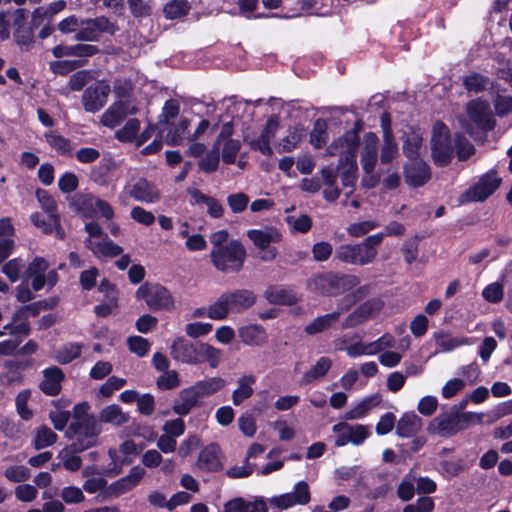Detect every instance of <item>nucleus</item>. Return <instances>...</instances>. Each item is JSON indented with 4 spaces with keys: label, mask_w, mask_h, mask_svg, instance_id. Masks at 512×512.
<instances>
[{
    "label": "nucleus",
    "mask_w": 512,
    "mask_h": 512,
    "mask_svg": "<svg viewBox=\"0 0 512 512\" xmlns=\"http://www.w3.org/2000/svg\"><path fill=\"white\" fill-rule=\"evenodd\" d=\"M138 112V107L134 100L121 99L111 104L101 115L100 123L108 128H115L122 123L129 115Z\"/></svg>",
    "instance_id": "4468645a"
},
{
    "label": "nucleus",
    "mask_w": 512,
    "mask_h": 512,
    "mask_svg": "<svg viewBox=\"0 0 512 512\" xmlns=\"http://www.w3.org/2000/svg\"><path fill=\"white\" fill-rule=\"evenodd\" d=\"M311 501L310 486L306 481L297 482L288 493L273 496L268 499L272 508L286 510L296 505L305 506Z\"/></svg>",
    "instance_id": "9d476101"
},
{
    "label": "nucleus",
    "mask_w": 512,
    "mask_h": 512,
    "mask_svg": "<svg viewBox=\"0 0 512 512\" xmlns=\"http://www.w3.org/2000/svg\"><path fill=\"white\" fill-rule=\"evenodd\" d=\"M199 357L206 360L211 368H216L221 361V350L208 343H199Z\"/></svg>",
    "instance_id": "09e8293b"
},
{
    "label": "nucleus",
    "mask_w": 512,
    "mask_h": 512,
    "mask_svg": "<svg viewBox=\"0 0 512 512\" xmlns=\"http://www.w3.org/2000/svg\"><path fill=\"white\" fill-rule=\"evenodd\" d=\"M383 144L380 152V161L383 164L391 162L398 155V144L393 137H382Z\"/></svg>",
    "instance_id": "5fc2aeb1"
},
{
    "label": "nucleus",
    "mask_w": 512,
    "mask_h": 512,
    "mask_svg": "<svg viewBox=\"0 0 512 512\" xmlns=\"http://www.w3.org/2000/svg\"><path fill=\"white\" fill-rule=\"evenodd\" d=\"M405 179L412 186H422L430 179V169L422 160H411L405 167Z\"/></svg>",
    "instance_id": "b1692460"
},
{
    "label": "nucleus",
    "mask_w": 512,
    "mask_h": 512,
    "mask_svg": "<svg viewBox=\"0 0 512 512\" xmlns=\"http://www.w3.org/2000/svg\"><path fill=\"white\" fill-rule=\"evenodd\" d=\"M256 382L254 375H243L237 380V387L232 392V402L235 406H239L245 400L250 398L254 393L253 385Z\"/></svg>",
    "instance_id": "c756f323"
},
{
    "label": "nucleus",
    "mask_w": 512,
    "mask_h": 512,
    "mask_svg": "<svg viewBox=\"0 0 512 512\" xmlns=\"http://www.w3.org/2000/svg\"><path fill=\"white\" fill-rule=\"evenodd\" d=\"M64 380V373L58 367H50L43 371V380L39 388L49 396H56L61 390V382Z\"/></svg>",
    "instance_id": "393cba45"
},
{
    "label": "nucleus",
    "mask_w": 512,
    "mask_h": 512,
    "mask_svg": "<svg viewBox=\"0 0 512 512\" xmlns=\"http://www.w3.org/2000/svg\"><path fill=\"white\" fill-rule=\"evenodd\" d=\"M196 465L202 471H220L223 468V456L219 446L209 444L204 447L199 453Z\"/></svg>",
    "instance_id": "aec40b11"
},
{
    "label": "nucleus",
    "mask_w": 512,
    "mask_h": 512,
    "mask_svg": "<svg viewBox=\"0 0 512 512\" xmlns=\"http://www.w3.org/2000/svg\"><path fill=\"white\" fill-rule=\"evenodd\" d=\"M81 452L82 451L76 450L73 444H70L59 452L58 458L61 460L62 466L66 470L77 471L82 465V459L78 456V453Z\"/></svg>",
    "instance_id": "a19ab883"
},
{
    "label": "nucleus",
    "mask_w": 512,
    "mask_h": 512,
    "mask_svg": "<svg viewBox=\"0 0 512 512\" xmlns=\"http://www.w3.org/2000/svg\"><path fill=\"white\" fill-rule=\"evenodd\" d=\"M57 439L58 436L50 428L41 426L36 431L33 445L35 449L40 450L53 445Z\"/></svg>",
    "instance_id": "c03bdc74"
},
{
    "label": "nucleus",
    "mask_w": 512,
    "mask_h": 512,
    "mask_svg": "<svg viewBox=\"0 0 512 512\" xmlns=\"http://www.w3.org/2000/svg\"><path fill=\"white\" fill-rule=\"evenodd\" d=\"M256 302V295L247 289H237L221 294L211 304L206 314L212 320H224L230 313H242Z\"/></svg>",
    "instance_id": "7ed1b4c3"
},
{
    "label": "nucleus",
    "mask_w": 512,
    "mask_h": 512,
    "mask_svg": "<svg viewBox=\"0 0 512 512\" xmlns=\"http://www.w3.org/2000/svg\"><path fill=\"white\" fill-rule=\"evenodd\" d=\"M86 247L98 258L116 257L123 251L122 247L109 240L107 236L102 240L87 239Z\"/></svg>",
    "instance_id": "cd10ccee"
},
{
    "label": "nucleus",
    "mask_w": 512,
    "mask_h": 512,
    "mask_svg": "<svg viewBox=\"0 0 512 512\" xmlns=\"http://www.w3.org/2000/svg\"><path fill=\"white\" fill-rule=\"evenodd\" d=\"M136 297L144 300L147 306L154 311L175 309V301L171 292L160 284L144 283L137 289Z\"/></svg>",
    "instance_id": "0eeeda50"
},
{
    "label": "nucleus",
    "mask_w": 512,
    "mask_h": 512,
    "mask_svg": "<svg viewBox=\"0 0 512 512\" xmlns=\"http://www.w3.org/2000/svg\"><path fill=\"white\" fill-rule=\"evenodd\" d=\"M226 385V381L222 377H210L196 382L191 387L199 397V399L209 397L222 390Z\"/></svg>",
    "instance_id": "c9c22d12"
},
{
    "label": "nucleus",
    "mask_w": 512,
    "mask_h": 512,
    "mask_svg": "<svg viewBox=\"0 0 512 512\" xmlns=\"http://www.w3.org/2000/svg\"><path fill=\"white\" fill-rule=\"evenodd\" d=\"M98 197L92 194L81 195L76 200L77 210L84 217H93L96 216V206L95 202H98Z\"/></svg>",
    "instance_id": "de8ad7c7"
},
{
    "label": "nucleus",
    "mask_w": 512,
    "mask_h": 512,
    "mask_svg": "<svg viewBox=\"0 0 512 512\" xmlns=\"http://www.w3.org/2000/svg\"><path fill=\"white\" fill-rule=\"evenodd\" d=\"M379 224L373 220H366L358 223H352L347 227V233L352 237H361L378 227Z\"/></svg>",
    "instance_id": "680f3d73"
},
{
    "label": "nucleus",
    "mask_w": 512,
    "mask_h": 512,
    "mask_svg": "<svg viewBox=\"0 0 512 512\" xmlns=\"http://www.w3.org/2000/svg\"><path fill=\"white\" fill-rule=\"evenodd\" d=\"M469 120L480 130L490 131L495 126L490 105L487 101L476 99L466 105Z\"/></svg>",
    "instance_id": "dca6fc26"
},
{
    "label": "nucleus",
    "mask_w": 512,
    "mask_h": 512,
    "mask_svg": "<svg viewBox=\"0 0 512 512\" xmlns=\"http://www.w3.org/2000/svg\"><path fill=\"white\" fill-rule=\"evenodd\" d=\"M199 401V397L190 386L180 392L178 400L173 405V411L180 416H185L198 405Z\"/></svg>",
    "instance_id": "72a5a7b5"
},
{
    "label": "nucleus",
    "mask_w": 512,
    "mask_h": 512,
    "mask_svg": "<svg viewBox=\"0 0 512 512\" xmlns=\"http://www.w3.org/2000/svg\"><path fill=\"white\" fill-rule=\"evenodd\" d=\"M337 175L339 174L343 187L353 188L357 180L358 166L357 161L338 162L336 166Z\"/></svg>",
    "instance_id": "ea45409f"
},
{
    "label": "nucleus",
    "mask_w": 512,
    "mask_h": 512,
    "mask_svg": "<svg viewBox=\"0 0 512 512\" xmlns=\"http://www.w3.org/2000/svg\"><path fill=\"white\" fill-rule=\"evenodd\" d=\"M227 203L233 213H241L246 210L249 197L242 192L231 194L227 197Z\"/></svg>",
    "instance_id": "0e129e2a"
},
{
    "label": "nucleus",
    "mask_w": 512,
    "mask_h": 512,
    "mask_svg": "<svg viewBox=\"0 0 512 512\" xmlns=\"http://www.w3.org/2000/svg\"><path fill=\"white\" fill-rule=\"evenodd\" d=\"M502 179L495 172H489L480 177L477 183L461 194L460 203L483 202L500 186Z\"/></svg>",
    "instance_id": "9b49d317"
},
{
    "label": "nucleus",
    "mask_w": 512,
    "mask_h": 512,
    "mask_svg": "<svg viewBox=\"0 0 512 512\" xmlns=\"http://www.w3.org/2000/svg\"><path fill=\"white\" fill-rule=\"evenodd\" d=\"M221 155L222 160L226 164H232L236 160V156L241 148L239 140H227L222 142Z\"/></svg>",
    "instance_id": "bf43d9fd"
},
{
    "label": "nucleus",
    "mask_w": 512,
    "mask_h": 512,
    "mask_svg": "<svg viewBox=\"0 0 512 512\" xmlns=\"http://www.w3.org/2000/svg\"><path fill=\"white\" fill-rule=\"evenodd\" d=\"M110 86L103 82H97L85 89L81 101L84 110L89 113L99 111L107 102Z\"/></svg>",
    "instance_id": "a211bd4d"
},
{
    "label": "nucleus",
    "mask_w": 512,
    "mask_h": 512,
    "mask_svg": "<svg viewBox=\"0 0 512 512\" xmlns=\"http://www.w3.org/2000/svg\"><path fill=\"white\" fill-rule=\"evenodd\" d=\"M190 121L187 118H180L177 124L171 123L166 135V141L171 145H178L184 140L191 139L189 131Z\"/></svg>",
    "instance_id": "473e14b6"
},
{
    "label": "nucleus",
    "mask_w": 512,
    "mask_h": 512,
    "mask_svg": "<svg viewBox=\"0 0 512 512\" xmlns=\"http://www.w3.org/2000/svg\"><path fill=\"white\" fill-rule=\"evenodd\" d=\"M100 423H108L113 426H122L129 421V415L125 413L122 408L116 404H111L104 407L97 418Z\"/></svg>",
    "instance_id": "f704fd0d"
},
{
    "label": "nucleus",
    "mask_w": 512,
    "mask_h": 512,
    "mask_svg": "<svg viewBox=\"0 0 512 512\" xmlns=\"http://www.w3.org/2000/svg\"><path fill=\"white\" fill-rule=\"evenodd\" d=\"M484 414L476 412H459L456 407L434 417L427 426V432L442 438L456 435L472 424L483 422Z\"/></svg>",
    "instance_id": "f03ea898"
},
{
    "label": "nucleus",
    "mask_w": 512,
    "mask_h": 512,
    "mask_svg": "<svg viewBox=\"0 0 512 512\" xmlns=\"http://www.w3.org/2000/svg\"><path fill=\"white\" fill-rule=\"evenodd\" d=\"M4 476L10 482H24L31 477L30 470L24 465L9 466L4 471Z\"/></svg>",
    "instance_id": "052dcab7"
},
{
    "label": "nucleus",
    "mask_w": 512,
    "mask_h": 512,
    "mask_svg": "<svg viewBox=\"0 0 512 512\" xmlns=\"http://www.w3.org/2000/svg\"><path fill=\"white\" fill-rule=\"evenodd\" d=\"M422 145V136L418 133L413 132L403 144V152L410 159L414 160L420 154V148Z\"/></svg>",
    "instance_id": "603ef678"
},
{
    "label": "nucleus",
    "mask_w": 512,
    "mask_h": 512,
    "mask_svg": "<svg viewBox=\"0 0 512 512\" xmlns=\"http://www.w3.org/2000/svg\"><path fill=\"white\" fill-rule=\"evenodd\" d=\"M140 128V122L138 119L132 118L129 119L123 128L119 129L115 136L118 140L122 142H128L133 140L136 137L137 132Z\"/></svg>",
    "instance_id": "4d7b16f0"
},
{
    "label": "nucleus",
    "mask_w": 512,
    "mask_h": 512,
    "mask_svg": "<svg viewBox=\"0 0 512 512\" xmlns=\"http://www.w3.org/2000/svg\"><path fill=\"white\" fill-rule=\"evenodd\" d=\"M333 247L329 242H317L312 247L313 259L317 262L327 261L332 255Z\"/></svg>",
    "instance_id": "774afa93"
},
{
    "label": "nucleus",
    "mask_w": 512,
    "mask_h": 512,
    "mask_svg": "<svg viewBox=\"0 0 512 512\" xmlns=\"http://www.w3.org/2000/svg\"><path fill=\"white\" fill-rule=\"evenodd\" d=\"M36 198L41 208L48 214V218L52 219L54 223H57L59 214L54 198L46 190L43 189H37Z\"/></svg>",
    "instance_id": "79ce46f5"
},
{
    "label": "nucleus",
    "mask_w": 512,
    "mask_h": 512,
    "mask_svg": "<svg viewBox=\"0 0 512 512\" xmlns=\"http://www.w3.org/2000/svg\"><path fill=\"white\" fill-rule=\"evenodd\" d=\"M463 84L468 91L478 93L486 88L488 79L480 74H472L464 78Z\"/></svg>",
    "instance_id": "338daca9"
},
{
    "label": "nucleus",
    "mask_w": 512,
    "mask_h": 512,
    "mask_svg": "<svg viewBox=\"0 0 512 512\" xmlns=\"http://www.w3.org/2000/svg\"><path fill=\"white\" fill-rule=\"evenodd\" d=\"M266 298L270 303L279 305H291L297 301L295 294L285 289H272L267 291Z\"/></svg>",
    "instance_id": "8fccbe9b"
},
{
    "label": "nucleus",
    "mask_w": 512,
    "mask_h": 512,
    "mask_svg": "<svg viewBox=\"0 0 512 512\" xmlns=\"http://www.w3.org/2000/svg\"><path fill=\"white\" fill-rule=\"evenodd\" d=\"M431 149L435 164L444 166L450 162L453 148L449 137V130L442 122H436L433 125Z\"/></svg>",
    "instance_id": "6e6552de"
},
{
    "label": "nucleus",
    "mask_w": 512,
    "mask_h": 512,
    "mask_svg": "<svg viewBox=\"0 0 512 512\" xmlns=\"http://www.w3.org/2000/svg\"><path fill=\"white\" fill-rule=\"evenodd\" d=\"M332 431L337 434L335 445L342 447L351 443L361 445L370 435L367 426L362 424L350 425L346 422H340L332 427Z\"/></svg>",
    "instance_id": "2eb2a0df"
},
{
    "label": "nucleus",
    "mask_w": 512,
    "mask_h": 512,
    "mask_svg": "<svg viewBox=\"0 0 512 512\" xmlns=\"http://www.w3.org/2000/svg\"><path fill=\"white\" fill-rule=\"evenodd\" d=\"M422 427V420L415 413H405L397 423L396 434L407 438L415 435Z\"/></svg>",
    "instance_id": "7c9ffc66"
},
{
    "label": "nucleus",
    "mask_w": 512,
    "mask_h": 512,
    "mask_svg": "<svg viewBox=\"0 0 512 512\" xmlns=\"http://www.w3.org/2000/svg\"><path fill=\"white\" fill-rule=\"evenodd\" d=\"M30 396L31 392L29 390H23L18 393L15 399L17 413L25 421H28L33 417V412L28 408L27 405Z\"/></svg>",
    "instance_id": "6e6d98bb"
},
{
    "label": "nucleus",
    "mask_w": 512,
    "mask_h": 512,
    "mask_svg": "<svg viewBox=\"0 0 512 512\" xmlns=\"http://www.w3.org/2000/svg\"><path fill=\"white\" fill-rule=\"evenodd\" d=\"M327 123L323 119H317L310 133V143L315 148L323 147L328 141Z\"/></svg>",
    "instance_id": "37998d69"
},
{
    "label": "nucleus",
    "mask_w": 512,
    "mask_h": 512,
    "mask_svg": "<svg viewBox=\"0 0 512 512\" xmlns=\"http://www.w3.org/2000/svg\"><path fill=\"white\" fill-rule=\"evenodd\" d=\"M381 400L382 397L379 394L363 399L344 414V419L357 420L363 418L371 409L378 406Z\"/></svg>",
    "instance_id": "e433bc0d"
},
{
    "label": "nucleus",
    "mask_w": 512,
    "mask_h": 512,
    "mask_svg": "<svg viewBox=\"0 0 512 512\" xmlns=\"http://www.w3.org/2000/svg\"><path fill=\"white\" fill-rule=\"evenodd\" d=\"M414 482L415 477L412 472L405 475L397 489V495L401 500L409 501L413 498L415 494Z\"/></svg>",
    "instance_id": "13d9d810"
},
{
    "label": "nucleus",
    "mask_w": 512,
    "mask_h": 512,
    "mask_svg": "<svg viewBox=\"0 0 512 512\" xmlns=\"http://www.w3.org/2000/svg\"><path fill=\"white\" fill-rule=\"evenodd\" d=\"M238 333L242 343L247 346L262 347L268 342L266 330L257 324L243 326Z\"/></svg>",
    "instance_id": "a878e982"
},
{
    "label": "nucleus",
    "mask_w": 512,
    "mask_h": 512,
    "mask_svg": "<svg viewBox=\"0 0 512 512\" xmlns=\"http://www.w3.org/2000/svg\"><path fill=\"white\" fill-rule=\"evenodd\" d=\"M331 366L332 361L330 358L325 356L320 357L317 362L303 374L300 383L307 385L323 378L328 373Z\"/></svg>",
    "instance_id": "4c0bfd02"
},
{
    "label": "nucleus",
    "mask_w": 512,
    "mask_h": 512,
    "mask_svg": "<svg viewBox=\"0 0 512 512\" xmlns=\"http://www.w3.org/2000/svg\"><path fill=\"white\" fill-rule=\"evenodd\" d=\"M359 149V136L356 131H348L344 135L335 138L327 147L325 155L339 156L338 162L356 160Z\"/></svg>",
    "instance_id": "f8f14e48"
},
{
    "label": "nucleus",
    "mask_w": 512,
    "mask_h": 512,
    "mask_svg": "<svg viewBox=\"0 0 512 512\" xmlns=\"http://www.w3.org/2000/svg\"><path fill=\"white\" fill-rule=\"evenodd\" d=\"M199 343H193L184 337L176 338L170 347L171 357L178 362L188 365L202 363L199 357Z\"/></svg>",
    "instance_id": "f3484780"
},
{
    "label": "nucleus",
    "mask_w": 512,
    "mask_h": 512,
    "mask_svg": "<svg viewBox=\"0 0 512 512\" xmlns=\"http://www.w3.org/2000/svg\"><path fill=\"white\" fill-rule=\"evenodd\" d=\"M278 128V118L276 116H271L265 123L259 137L249 142L251 149L257 150L265 156H271L273 154V149L270 142L275 138Z\"/></svg>",
    "instance_id": "6ab92c4d"
},
{
    "label": "nucleus",
    "mask_w": 512,
    "mask_h": 512,
    "mask_svg": "<svg viewBox=\"0 0 512 512\" xmlns=\"http://www.w3.org/2000/svg\"><path fill=\"white\" fill-rule=\"evenodd\" d=\"M127 4L135 18H144L152 14V7L144 0H127Z\"/></svg>",
    "instance_id": "69168bd1"
},
{
    "label": "nucleus",
    "mask_w": 512,
    "mask_h": 512,
    "mask_svg": "<svg viewBox=\"0 0 512 512\" xmlns=\"http://www.w3.org/2000/svg\"><path fill=\"white\" fill-rule=\"evenodd\" d=\"M379 139L373 132L364 135L363 145L360 149V164L369 180H364L366 185L374 187L379 181V177L373 175L378 159Z\"/></svg>",
    "instance_id": "1a4fd4ad"
},
{
    "label": "nucleus",
    "mask_w": 512,
    "mask_h": 512,
    "mask_svg": "<svg viewBox=\"0 0 512 512\" xmlns=\"http://www.w3.org/2000/svg\"><path fill=\"white\" fill-rule=\"evenodd\" d=\"M128 193L131 198L143 203H156L161 197L158 187L144 178L138 179Z\"/></svg>",
    "instance_id": "412c9836"
},
{
    "label": "nucleus",
    "mask_w": 512,
    "mask_h": 512,
    "mask_svg": "<svg viewBox=\"0 0 512 512\" xmlns=\"http://www.w3.org/2000/svg\"><path fill=\"white\" fill-rule=\"evenodd\" d=\"M84 65L83 60H59L50 63L51 70L60 75H66Z\"/></svg>",
    "instance_id": "e2e57ef3"
},
{
    "label": "nucleus",
    "mask_w": 512,
    "mask_h": 512,
    "mask_svg": "<svg viewBox=\"0 0 512 512\" xmlns=\"http://www.w3.org/2000/svg\"><path fill=\"white\" fill-rule=\"evenodd\" d=\"M247 235L254 245L261 250L267 249L271 243L281 241V234L276 229L271 228L265 230H249Z\"/></svg>",
    "instance_id": "2f4dec72"
},
{
    "label": "nucleus",
    "mask_w": 512,
    "mask_h": 512,
    "mask_svg": "<svg viewBox=\"0 0 512 512\" xmlns=\"http://www.w3.org/2000/svg\"><path fill=\"white\" fill-rule=\"evenodd\" d=\"M246 250L237 240H231L224 248L210 251L214 267L224 273L238 272L245 261Z\"/></svg>",
    "instance_id": "423d86ee"
},
{
    "label": "nucleus",
    "mask_w": 512,
    "mask_h": 512,
    "mask_svg": "<svg viewBox=\"0 0 512 512\" xmlns=\"http://www.w3.org/2000/svg\"><path fill=\"white\" fill-rule=\"evenodd\" d=\"M342 310H337L329 314L320 315L314 318L304 327L307 335L314 336L329 330L339 320Z\"/></svg>",
    "instance_id": "c85d7f7f"
},
{
    "label": "nucleus",
    "mask_w": 512,
    "mask_h": 512,
    "mask_svg": "<svg viewBox=\"0 0 512 512\" xmlns=\"http://www.w3.org/2000/svg\"><path fill=\"white\" fill-rule=\"evenodd\" d=\"M44 136L50 147L58 153L62 155H68L71 153L72 148L70 141L65 137L59 135L55 131L47 132Z\"/></svg>",
    "instance_id": "49530a36"
},
{
    "label": "nucleus",
    "mask_w": 512,
    "mask_h": 512,
    "mask_svg": "<svg viewBox=\"0 0 512 512\" xmlns=\"http://www.w3.org/2000/svg\"><path fill=\"white\" fill-rule=\"evenodd\" d=\"M82 346L78 343H70L61 347L56 354V360L60 364H68L81 354Z\"/></svg>",
    "instance_id": "3c124183"
},
{
    "label": "nucleus",
    "mask_w": 512,
    "mask_h": 512,
    "mask_svg": "<svg viewBox=\"0 0 512 512\" xmlns=\"http://www.w3.org/2000/svg\"><path fill=\"white\" fill-rule=\"evenodd\" d=\"M180 112L179 102L175 99H170L165 102L162 112L159 116V125H170L171 120L175 119Z\"/></svg>",
    "instance_id": "864d4df0"
},
{
    "label": "nucleus",
    "mask_w": 512,
    "mask_h": 512,
    "mask_svg": "<svg viewBox=\"0 0 512 512\" xmlns=\"http://www.w3.org/2000/svg\"><path fill=\"white\" fill-rule=\"evenodd\" d=\"M145 475V470L139 466L133 467L129 474L112 483L108 490L113 497H118L136 487Z\"/></svg>",
    "instance_id": "4be33fe9"
},
{
    "label": "nucleus",
    "mask_w": 512,
    "mask_h": 512,
    "mask_svg": "<svg viewBox=\"0 0 512 512\" xmlns=\"http://www.w3.org/2000/svg\"><path fill=\"white\" fill-rule=\"evenodd\" d=\"M90 406L87 402L78 403L73 407V420L68 426L65 435L78 451H85L98 444L102 433V424L97 417L89 414Z\"/></svg>",
    "instance_id": "f257e3e1"
},
{
    "label": "nucleus",
    "mask_w": 512,
    "mask_h": 512,
    "mask_svg": "<svg viewBox=\"0 0 512 512\" xmlns=\"http://www.w3.org/2000/svg\"><path fill=\"white\" fill-rule=\"evenodd\" d=\"M118 30L116 24L105 16L93 19H81L80 29L75 34L78 41H97L102 33L114 34Z\"/></svg>",
    "instance_id": "ddd939ff"
},
{
    "label": "nucleus",
    "mask_w": 512,
    "mask_h": 512,
    "mask_svg": "<svg viewBox=\"0 0 512 512\" xmlns=\"http://www.w3.org/2000/svg\"><path fill=\"white\" fill-rule=\"evenodd\" d=\"M382 305L380 301L377 300H368L362 305H360L357 309H355L343 322V328L354 327L369 317L374 315L376 312L380 311Z\"/></svg>",
    "instance_id": "5701e85b"
},
{
    "label": "nucleus",
    "mask_w": 512,
    "mask_h": 512,
    "mask_svg": "<svg viewBox=\"0 0 512 512\" xmlns=\"http://www.w3.org/2000/svg\"><path fill=\"white\" fill-rule=\"evenodd\" d=\"M384 239L383 233L366 237L358 244H342L335 250L334 258L350 265L365 266L372 263L378 254V246Z\"/></svg>",
    "instance_id": "20e7f679"
},
{
    "label": "nucleus",
    "mask_w": 512,
    "mask_h": 512,
    "mask_svg": "<svg viewBox=\"0 0 512 512\" xmlns=\"http://www.w3.org/2000/svg\"><path fill=\"white\" fill-rule=\"evenodd\" d=\"M304 129L301 126H295L287 130V134L277 142L279 152H290L295 149L304 138Z\"/></svg>",
    "instance_id": "58836bf2"
},
{
    "label": "nucleus",
    "mask_w": 512,
    "mask_h": 512,
    "mask_svg": "<svg viewBox=\"0 0 512 512\" xmlns=\"http://www.w3.org/2000/svg\"><path fill=\"white\" fill-rule=\"evenodd\" d=\"M49 268V263L42 257H35L28 265L25 275L31 279V286L35 291L45 286L44 275Z\"/></svg>",
    "instance_id": "bb28decb"
},
{
    "label": "nucleus",
    "mask_w": 512,
    "mask_h": 512,
    "mask_svg": "<svg viewBox=\"0 0 512 512\" xmlns=\"http://www.w3.org/2000/svg\"><path fill=\"white\" fill-rule=\"evenodd\" d=\"M190 5L187 0H172L163 8V14L167 19L173 20L188 13Z\"/></svg>",
    "instance_id": "a18cd8bd"
},
{
    "label": "nucleus",
    "mask_w": 512,
    "mask_h": 512,
    "mask_svg": "<svg viewBox=\"0 0 512 512\" xmlns=\"http://www.w3.org/2000/svg\"><path fill=\"white\" fill-rule=\"evenodd\" d=\"M360 283L355 275L324 273L309 280V288L321 295H338Z\"/></svg>",
    "instance_id": "39448f33"
}]
</instances>
